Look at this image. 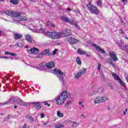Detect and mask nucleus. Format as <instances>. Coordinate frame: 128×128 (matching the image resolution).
<instances>
[{
    "mask_svg": "<svg viewBox=\"0 0 128 128\" xmlns=\"http://www.w3.org/2000/svg\"><path fill=\"white\" fill-rule=\"evenodd\" d=\"M26 118L29 120L30 122H36V120H34L32 116H26Z\"/></svg>",
    "mask_w": 128,
    "mask_h": 128,
    "instance_id": "23",
    "label": "nucleus"
},
{
    "mask_svg": "<svg viewBox=\"0 0 128 128\" xmlns=\"http://www.w3.org/2000/svg\"><path fill=\"white\" fill-rule=\"evenodd\" d=\"M14 108H17L18 106L16 104L15 106H14Z\"/></svg>",
    "mask_w": 128,
    "mask_h": 128,
    "instance_id": "52",
    "label": "nucleus"
},
{
    "mask_svg": "<svg viewBox=\"0 0 128 128\" xmlns=\"http://www.w3.org/2000/svg\"><path fill=\"white\" fill-rule=\"evenodd\" d=\"M2 116H3L4 114H2Z\"/></svg>",
    "mask_w": 128,
    "mask_h": 128,
    "instance_id": "64",
    "label": "nucleus"
},
{
    "mask_svg": "<svg viewBox=\"0 0 128 128\" xmlns=\"http://www.w3.org/2000/svg\"><path fill=\"white\" fill-rule=\"evenodd\" d=\"M58 51V49H54V50L53 51V54L54 55H56V52Z\"/></svg>",
    "mask_w": 128,
    "mask_h": 128,
    "instance_id": "40",
    "label": "nucleus"
},
{
    "mask_svg": "<svg viewBox=\"0 0 128 128\" xmlns=\"http://www.w3.org/2000/svg\"><path fill=\"white\" fill-rule=\"evenodd\" d=\"M124 115H126V111H125V112H124Z\"/></svg>",
    "mask_w": 128,
    "mask_h": 128,
    "instance_id": "61",
    "label": "nucleus"
},
{
    "mask_svg": "<svg viewBox=\"0 0 128 128\" xmlns=\"http://www.w3.org/2000/svg\"><path fill=\"white\" fill-rule=\"evenodd\" d=\"M108 100V96H97L94 100V104L104 102Z\"/></svg>",
    "mask_w": 128,
    "mask_h": 128,
    "instance_id": "6",
    "label": "nucleus"
},
{
    "mask_svg": "<svg viewBox=\"0 0 128 128\" xmlns=\"http://www.w3.org/2000/svg\"><path fill=\"white\" fill-rule=\"evenodd\" d=\"M67 41L68 43H78V40L73 37H68Z\"/></svg>",
    "mask_w": 128,
    "mask_h": 128,
    "instance_id": "17",
    "label": "nucleus"
},
{
    "mask_svg": "<svg viewBox=\"0 0 128 128\" xmlns=\"http://www.w3.org/2000/svg\"><path fill=\"white\" fill-rule=\"evenodd\" d=\"M108 62H109V64H110L112 65V58H111V59H110H110H109V60H108Z\"/></svg>",
    "mask_w": 128,
    "mask_h": 128,
    "instance_id": "45",
    "label": "nucleus"
},
{
    "mask_svg": "<svg viewBox=\"0 0 128 128\" xmlns=\"http://www.w3.org/2000/svg\"><path fill=\"white\" fill-rule=\"evenodd\" d=\"M10 2L13 4H18L19 2L18 0H10Z\"/></svg>",
    "mask_w": 128,
    "mask_h": 128,
    "instance_id": "28",
    "label": "nucleus"
},
{
    "mask_svg": "<svg viewBox=\"0 0 128 128\" xmlns=\"http://www.w3.org/2000/svg\"><path fill=\"white\" fill-rule=\"evenodd\" d=\"M44 56V54H43V52L42 53H40L39 54H38V55L36 56L37 58H42V57H43Z\"/></svg>",
    "mask_w": 128,
    "mask_h": 128,
    "instance_id": "33",
    "label": "nucleus"
},
{
    "mask_svg": "<svg viewBox=\"0 0 128 128\" xmlns=\"http://www.w3.org/2000/svg\"><path fill=\"white\" fill-rule=\"evenodd\" d=\"M46 26H51L52 28H54L55 26L54 24H50V22H47Z\"/></svg>",
    "mask_w": 128,
    "mask_h": 128,
    "instance_id": "29",
    "label": "nucleus"
},
{
    "mask_svg": "<svg viewBox=\"0 0 128 128\" xmlns=\"http://www.w3.org/2000/svg\"><path fill=\"white\" fill-rule=\"evenodd\" d=\"M0 58H4L5 59H9L10 57H8V56H0Z\"/></svg>",
    "mask_w": 128,
    "mask_h": 128,
    "instance_id": "37",
    "label": "nucleus"
},
{
    "mask_svg": "<svg viewBox=\"0 0 128 128\" xmlns=\"http://www.w3.org/2000/svg\"><path fill=\"white\" fill-rule=\"evenodd\" d=\"M61 20L62 22H69L70 24H72L73 22H74V20L70 21L68 16H62Z\"/></svg>",
    "mask_w": 128,
    "mask_h": 128,
    "instance_id": "14",
    "label": "nucleus"
},
{
    "mask_svg": "<svg viewBox=\"0 0 128 128\" xmlns=\"http://www.w3.org/2000/svg\"><path fill=\"white\" fill-rule=\"evenodd\" d=\"M10 55L12 56H14V57L16 56V53H10Z\"/></svg>",
    "mask_w": 128,
    "mask_h": 128,
    "instance_id": "43",
    "label": "nucleus"
},
{
    "mask_svg": "<svg viewBox=\"0 0 128 128\" xmlns=\"http://www.w3.org/2000/svg\"><path fill=\"white\" fill-rule=\"evenodd\" d=\"M92 46L96 48L97 51H99L100 53H102V54L106 53V51H104V49H102V48H101V47L98 46L97 44H92Z\"/></svg>",
    "mask_w": 128,
    "mask_h": 128,
    "instance_id": "12",
    "label": "nucleus"
},
{
    "mask_svg": "<svg viewBox=\"0 0 128 128\" xmlns=\"http://www.w3.org/2000/svg\"><path fill=\"white\" fill-rule=\"evenodd\" d=\"M34 31L36 33H45L46 29H44V28H40V27H37L36 29L34 30Z\"/></svg>",
    "mask_w": 128,
    "mask_h": 128,
    "instance_id": "15",
    "label": "nucleus"
},
{
    "mask_svg": "<svg viewBox=\"0 0 128 128\" xmlns=\"http://www.w3.org/2000/svg\"><path fill=\"white\" fill-rule=\"evenodd\" d=\"M97 5L98 6H100V7L102 6V0H98L97 2Z\"/></svg>",
    "mask_w": 128,
    "mask_h": 128,
    "instance_id": "32",
    "label": "nucleus"
},
{
    "mask_svg": "<svg viewBox=\"0 0 128 128\" xmlns=\"http://www.w3.org/2000/svg\"><path fill=\"white\" fill-rule=\"evenodd\" d=\"M120 43H118V46L122 49V50H124L128 53V45H124L122 39H120Z\"/></svg>",
    "mask_w": 128,
    "mask_h": 128,
    "instance_id": "8",
    "label": "nucleus"
},
{
    "mask_svg": "<svg viewBox=\"0 0 128 128\" xmlns=\"http://www.w3.org/2000/svg\"><path fill=\"white\" fill-rule=\"evenodd\" d=\"M44 104H45V106H50V104H48L47 102H44Z\"/></svg>",
    "mask_w": 128,
    "mask_h": 128,
    "instance_id": "39",
    "label": "nucleus"
},
{
    "mask_svg": "<svg viewBox=\"0 0 128 128\" xmlns=\"http://www.w3.org/2000/svg\"><path fill=\"white\" fill-rule=\"evenodd\" d=\"M67 10H68V11L71 10V9L70 8H68Z\"/></svg>",
    "mask_w": 128,
    "mask_h": 128,
    "instance_id": "54",
    "label": "nucleus"
},
{
    "mask_svg": "<svg viewBox=\"0 0 128 128\" xmlns=\"http://www.w3.org/2000/svg\"><path fill=\"white\" fill-rule=\"evenodd\" d=\"M100 68H101V64H100V63H98V71H100Z\"/></svg>",
    "mask_w": 128,
    "mask_h": 128,
    "instance_id": "38",
    "label": "nucleus"
},
{
    "mask_svg": "<svg viewBox=\"0 0 128 128\" xmlns=\"http://www.w3.org/2000/svg\"><path fill=\"white\" fill-rule=\"evenodd\" d=\"M88 10H90L91 14H99L98 10L96 8V6L89 2L87 4Z\"/></svg>",
    "mask_w": 128,
    "mask_h": 128,
    "instance_id": "5",
    "label": "nucleus"
},
{
    "mask_svg": "<svg viewBox=\"0 0 128 128\" xmlns=\"http://www.w3.org/2000/svg\"><path fill=\"white\" fill-rule=\"evenodd\" d=\"M40 67H45V66H46V65H44V64H43L42 63H41L40 65Z\"/></svg>",
    "mask_w": 128,
    "mask_h": 128,
    "instance_id": "46",
    "label": "nucleus"
},
{
    "mask_svg": "<svg viewBox=\"0 0 128 128\" xmlns=\"http://www.w3.org/2000/svg\"><path fill=\"white\" fill-rule=\"evenodd\" d=\"M49 52H50L49 49H46V50H44V51L42 52V54H44V55H46V56L50 55Z\"/></svg>",
    "mask_w": 128,
    "mask_h": 128,
    "instance_id": "26",
    "label": "nucleus"
},
{
    "mask_svg": "<svg viewBox=\"0 0 128 128\" xmlns=\"http://www.w3.org/2000/svg\"><path fill=\"white\" fill-rule=\"evenodd\" d=\"M120 33H123V31H122V29H120Z\"/></svg>",
    "mask_w": 128,
    "mask_h": 128,
    "instance_id": "51",
    "label": "nucleus"
},
{
    "mask_svg": "<svg viewBox=\"0 0 128 128\" xmlns=\"http://www.w3.org/2000/svg\"><path fill=\"white\" fill-rule=\"evenodd\" d=\"M54 128H64V124H54Z\"/></svg>",
    "mask_w": 128,
    "mask_h": 128,
    "instance_id": "24",
    "label": "nucleus"
},
{
    "mask_svg": "<svg viewBox=\"0 0 128 128\" xmlns=\"http://www.w3.org/2000/svg\"><path fill=\"white\" fill-rule=\"evenodd\" d=\"M4 54L5 55H9L10 54V52H8V51H5Z\"/></svg>",
    "mask_w": 128,
    "mask_h": 128,
    "instance_id": "42",
    "label": "nucleus"
},
{
    "mask_svg": "<svg viewBox=\"0 0 128 128\" xmlns=\"http://www.w3.org/2000/svg\"><path fill=\"white\" fill-rule=\"evenodd\" d=\"M98 94V92L96 90H94L92 92H90L89 94L90 96H94V94Z\"/></svg>",
    "mask_w": 128,
    "mask_h": 128,
    "instance_id": "35",
    "label": "nucleus"
},
{
    "mask_svg": "<svg viewBox=\"0 0 128 128\" xmlns=\"http://www.w3.org/2000/svg\"><path fill=\"white\" fill-rule=\"evenodd\" d=\"M112 77H114L115 80H118V82L121 84V86H126L124 82H122V80H120V77H118L116 74H115V73H112Z\"/></svg>",
    "mask_w": 128,
    "mask_h": 128,
    "instance_id": "10",
    "label": "nucleus"
},
{
    "mask_svg": "<svg viewBox=\"0 0 128 128\" xmlns=\"http://www.w3.org/2000/svg\"><path fill=\"white\" fill-rule=\"evenodd\" d=\"M76 62L77 64H78V65H81L82 62L81 59L80 57H78L76 58Z\"/></svg>",
    "mask_w": 128,
    "mask_h": 128,
    "instance_id": "25",
    "label": "nucleus"
},
{
    "mask_svg": "<svg viewBox=\"0 0 128 128\" xmlns=\"http://www.w3.org/2000/svg\"><path fill=\"white\" fill-rule=\"evenodd\" d=\"M30 104H32L33 106L37 110L41 108H42V104H40L39 102H30Z\"/></svg>",
    "mask_w": 128,
    "mask_h": 128,
    "instance_id": "13",
    "label": "nucleus"
},
{
    "mask_svg": "<svg viewBox=\"0 0 128 128\" xmlns=\"http://www.w3.org/2000/svg\"><path fill=\"white\" fill-rule=\"evenodd\" d=\"M10 118H12V116H8V120H10Z\"/></svg>",
    "mask_w": 128,
    "mask_h": 128,
    "instance_id": "50",
    "label": "nucleus"
},
{
    "mask_svg": "<svg viewBox=\"0 0 128 128\" xmlns=\"http://www.w3.org/2000/svg\"><path fill=\"white\" fill-rule=\"evenodd\" d=\"M111 65H112V67H114V68L115 67V64H114V63H112V64H111Z\"/></svg>",
    "mask_w": 128,
    "mask_h": 128,
    "instance_id": "48",
    "label": "nucleus"
},
{
    "mask_svg": "<svg viewBox=\"0 0 128 128\" xmlns=\"http://www.w3.org/2000/svg\"><path fill=\"white\" fill-rule=\"evenodd\" d=\"M109 54L110 55L112 60H113L114 61V62H116V61H118V59L115 53H114V52H111V53H110Z\"/></svg>",
    "mask_w": 128,
    "mask_h": 128,
    "instance_id": "16",
    "label": "nucleus"
},
{
    "mask_svg": "<svg viewBox=\"0 0 128 128\" xmlns=\"http://www.w3.org/2000/svg\"><path fill=\"white\" fill-rule=\"evenodd\" d=\"M86 69L85 68H82V69H80L79 71H78V73L75 75L74 78L76 79H78L82 75H84L86 72Z\"/></svg>",
    "mask_w": 128,
    "mask_h": 128,
    "instance_id": "7",
    "label": "nucleus"
},
{
    "mask_svg": "<svg viewBox=\"0 0 128 128\" xmlns=\"http://www.w3.org/2000/svg\"><path fill=\"white\" fill-rule=\"evenodd\" d=\"M57 114H58V116H60V118H62L64 116L63 114L60 112V110H58Z\"/></svg>",
    "mask_w": 128,
    "mask_h": 128,
    "instance_id": "31",
    "label": "nucleus"
},
{
    "mask_svg": "<svg viewBox=\"0 0 128 128\" xmlns=\"http://www.w3.org/2000/svg\"><path fill=\"white\" fill-rule=\"evenodd\" d=\"M26 51L30 54H37L40 51V49L34 47V48H31L30 49H27Z\"/></svg>",
    "mask_w": 128,
    "mask_h": 128,
    "instance_id": "11",
    "label": "nucleus"
},
{
    "mask_svg": "<svg viewBox=\"0 0 128 128\" xmlns=\"http://www.w3.org/2000/svg\"><path fill=\"white\" fill-rule=\"evenodd\" d=\"M5 20L6 22H12V20Z\"/></svg>",
    "mask_w": 128,
    "mask_h": 128,
    "instance_id": "55",
    "label": "nucleus"
},
{
    "mask_svg": "<svg viewBox=\"0 0 128 128\" xmlns=\"http://www.w3.org/2000/svg\"><path fill=\"white\" fill-rule=\"evenodd\" d=\"M17 104H20V106H27L26 102H24L23 100H17Z\"/></svg>",
    "mask_w": 128,
    "mask_h": 128,
    "instance_id": "21",
    "label": "nucleus"
},
{
    "mask_svg": "<svg viewBox=\"0 0 128 128\" xmlns=\"http://www.w3.org/2000/svg\"><path fill=\"white\" fill-rule=\"evenodd\" d=\"M74 26H78V24H77V23L74 24Z\"/></svg>",
    "mask_w": 128,
    "mask_h": 128,
    "instance_id": "53",
    "label": "nucleus"
},
{
    "mask_svg": "<svg viewBox=\"0 0 128 128\" xmlns=\"http://www.w3.org/2000/svg\"><path fill=\"white\" fill-rule=\"evenodd\" d=\"M90 54H86V56H87L88 57H90Z\"/></svg>",
    "mask_w": 128,
    "mask_h": 128,
    "instance_id": "49",
    "label": "nucleus"
},
{
    "mask_svg": "<svg viewBox=\"0 0 128 128\" xmlns=\"http://www.w3.org/2000/svg\"><path fill=\"white\" fill-rule=\"evenodd\" d=\"M81 116H83V118H85L84 114H81Z\"/></svg>",
    "mask_w": 128,
    "mask_h": 128,
    "instance_id": "58",
    "label": "nucleus"
},
{
    "mask_svg": "<svg viewBox=\"0 0 128 128\" xmlns=\"http://www.w3.org/2000/svg\"><path fill=\"white\" fill-rule=\"evenodd\" d=\"M77 52L78 54H80V55H84L86 53V51H84V50H82V49H80V48L78 49Z\"/></svg>",
    "mask_w": 128,
    "mask_h": 128,
    "instance_id": "22",
    "label": "nucleus"
},
{
    "mask_svg": "<svg viewBox=\"0 0 128 128\" xmlns=\"http://www.w3.org/2000/svg\"><path fill=\"white\" fill-rule=\"evenodd\" d=\"M72 100H67L66 104H65V106H70V104L72 102Z\"/></svg>",
    "mask_w": 128,
    "mask_h": 128,
    "instance_id": "30",
    "label": "nucleus"
},
{
    "mask_svg": "<svg viewBox=\"0 0 128 128\" xmlns=\"http://www.w3.org/2000/svg\"><path fill=\"white\" fill-rule=\"evenodd\" d=\"M17 44L18 47H22L23 46L22 41V40L18 41L17 42Z\"/></svg>",
    "mask_w": 128,
    "mask_h": 128,
    "instance_id": "27",
    "label": "nucleus"
},
{
    "mask_svg": "<svg viewBox=\"0 0 128 128\" xmlns=\"http://www.w3.org/2000/svg\"><path fill=\"white\" fill-rule=\"evenodd\" d=\"M70 34H72V30H70V29H64V30H62L61 32H50L47 31L46 33V36L52 38L53 39H56L64 36H68V35H70Z\"/></svg>",
    "mask_w": 128,
    "mask_h": 128,
    "instance_id": "1",
    "label": "nucleus"
},
{
    "mask_svg": "<svg viewBox=\"0 0 128 128\" xmlns=\"http://www.w3.org/2000/svg\"><path fill=\"white\" fill-rule=\"evenodd\" d=\"M79 104H80L82 108H84V104L82 102H79Z\"/></svg>",
    "mask_w": 128,
    "mask_h": 128,
    "instance_id": "41",
    "label": "nucleus"
},
{
    "mask_svg": "<svg viewBox=\"0 0 128 128\" xmlns=\"http://www.w3.org/2000/svg\"><path fill=\"white\" fill-rule=\"evenodd\" d=\"M44 116H45L44 114H40L41 118H44Z\"/></svg>",
    "mask_w": 128,
    "mask_h": 128,
    "instance_id": "44",
    "label": "nucleus"
},
{
    "mask_svg": "<svg viewBox=\"0 0 128 128\" xmlns=\"http://www.w3.org/2000/svg\"><path fill=\"white\" fill-rule=\"evenodd\" d=\"M26 39L27 41H28V42H30V43H32L33 39L30 34H28L26 35Z\"/></svg>",
    "mask_w": 128,
    "mask_h": 128,
    "instance_id": "19",
    "label": "nucleus"
},
{
    "mask_svg": "<svg viewBox=\"0 0 128 128\" xmlns=\"http://www.w3.org/2000/svg\"><path fill=\"white\" fill-rule=\"evenodd\" d=\"M66 98H68V92L66 90H64L56 100V102L58 106H61Z\"/></svg>",
    "mask_w": 128,
    "mask_h": 128,
    "instance_id": "3",
    "label": "nucleus"
},
{
    "mask_svg": "<svg viewBox=\"0 0 128 128\" xmlns=\"http://www.w3.org/2000/svg\"><path fill=\"white\" fill-rule=\"evenodd\" d=\"M126 80H127V82H128V76H127V77H126Z\"/></svg>",
    "mask_w": 128,
    "mask_h": 128,
    "instance_id": "56",
    "label": "nucleus"
},
{
    "mask_svg": "<svg viewBox=\"0 0 128 128\" xmlns=\"http://www.w3.org/2000/svg\"><path fill=\"white\" fill-rule=\"evenodd\" d=\"M23 128H26V124H24V126L22 127Z\"/></svg>",
    "mask_w": 128,
    "mask_h": 128,
    "instance_id": "47",
    "label": "nucleus"
},
{
    "mask_svg": "<svg viewBox=\"0 0 128 128\" xmlns=\"http://www.w3.org/2000/svg\"><path fill=\"white\" fill-rule=\"evenodd\" d=\"M1 33H2V30H0V35Z\"/></svg>",
    "mask_w": 128,
    "mask_h": 128,
    "instance_id": "63",
    "label": "nucleus"
},
{
    "mask_svg": "<svg viewBox=\"0 0 128 128\" xmlns=\"http://www.w3.org/2000/svg\"><path fill=\"white\" fill-rule=\"evenodd\" d=\"M22 34L18 33L17 32L14 33V39H15V40H18V39H20V38H22Z\"/></svg>",
    "mask_w": 128,
    "mask_h": 128,
    "instance_id": "18",
    "label": "nucleus"
},
{
    "mask_svg": "<svg viewBox=\"0 0 128 128\" xmlns=\"http://www.w3.org/2000/svg\"><path fill=\"white\" fill-rule=\"evenodd\" d=\"M6 80H8V79H10V78H6Z\"/></svg>",
    "mask_w": 128,
    "mask_h": 128,
    "instance_id": "62",
    "label": "nucleus"
},
{
    "mask_svg": "<svg viewBox=\"0 0 128 128\" xmlns=\"http://www.w3.org/2000/svg\"><path fill=\"white\" fill-rule=\"evenodd\" d=\"M54 72L60 82L64 84V78L66 77L65 73H63V72L58 69H54Z\"/></svg>",
    "mask_w": 128,
    "mask_h": 128,
    "instance_id": "4",
    "label": "nucleus"
},
{
    "mask_svg": "<svg viewBox=\"0 0 128 128\" xmlns=\"http://www.w3.org/2000/svg\"><path fill=\"white\" fill-rule=\"evenodd\" d=\"M4 14L6 16H11L12 19L15 22H20L21 20L26 21V16H21L20 12H12V10H4Z\"/></svg>",
    "mask_w": 128,
    "mask_h": 128,
    "instance_id": "2",
    "label": "nucleus"
},
{
    "mask_svg": "<svg viewBox=\"0 0 128 128\" xmlns=\"http://www.w3.org/2000/svg\"><path fill=\"white\" fill-rule=\"evenodd\" d=\"M78 126V122H74L73 124H72V126L74 128H76V126Z\"/></svg>",
    "mask_w": 128,
    "mask_h": 128,
    "instance_id": "34",
    "label": "nucleus"
},
{
    "mask_svg": "<svg viewBox=\"0 0 128 128\" xmlns=\"http://www.w3.org/2000/svg\"><path fill=\"white\" fill-rule=\"evenodd\" d=\"M128 112V108H126L125 112Z\"/></svg>",
    "mask_w": 128,
    "mask_h": 128,
    "instance_id": "59",
    "label": "nucleus"
},
{
    "mask_svg": "<svg viewBox=\"0 0 128 128\" xmlns=\"http://www.w3.org/2000/svg\"><path fill=\"white\" fill-rule=\"evenodd\" d=\"M103 90H104L103 88H98V92H102Z\"/></svg>",
    "mask_w": 128,
    "mask_h": 128,
    "instance_id": "36",
    "label": "nucleus"
},
{
    "mask_svg": "<svg viewBox=\"0 0 128 128\" xmlns=\"http://www.w3.org/2000/svg\"><path fill=\"white\" fill-rule=\"evenodd\" d=\"M48 124L47 123H44V126H47Z\"/></svg>",
    "mask_w": 128,
    "mask_h": 128,
    "instance_id": "57",
    "label": "nucleus"
},
{
    "mask_svg": "<svg viewBox=\"0 0 128 128\" xmlns=\"http://www.w3.org/2000/svg\"><path fill=\"white\" fill-rule=\"evenodd\" d=\"M28 46L27 45L26 46H25V48H28Z\"/></svg>",
    "mask_w": 128,
    "mask_h": 128,
    "instance_id": "60",
    "label": "nucleus"
},
{
    "mask_svg": "<svg viewBox=\"0 0 128 128\" xmlns=\"http://www.w3.org/2000/svg\"><path fill=\"white\" fill-rule=\"evenodd\" d=\"M16 102H18V98H15V96H12L10 98L9 100L3 102L2 104H14Z\"/></svg>",
    "mask_w": 128,
    "mask_h": 128,
    "instance_id": "9",
    "label": "nucleus"
},
{
    "mask_svg": "<svg viewBox=\"0 0 128 128\" xmlns=\"http://www.w3.org/2000/svg\"><path fill=\"white\" fill-rule=\"evenodd\" d=\"M46 67H48V68H53L54 67V61H50L46 65Z\"/></svg>",
    "mask_w": 128,
    "mask_h": 128,
    "instance_id": "20",
    "label": "nucleus"
}]
</instances>
